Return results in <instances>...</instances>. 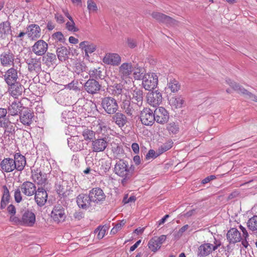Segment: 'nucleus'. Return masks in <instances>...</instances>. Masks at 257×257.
I'll list each match as a JSON object with an SVG mask.
<instances>
[{
	"label": "nucleus",
	"instance_id": "nucleus-9",
	"mask_svg": "<svg viewBox=\"0 0 257 257\" xmlns=\"http://www.w3.org/2000/svg\"><path fill=\"white\" fill-rule=\"evenodd\" d=\"M51 216L57 223L64 222L66 218L65 208L60 204L55 205L51 212Z\"/></svg>",
	"mask_w": 257,
	"mask_h": 257
},
{
	"label": "nucleus",
	"instance_id": "nucleus-23",
	"mask_svg": "<svg viewBox=\"0 0 257 257\" xmlns=\"http://www.w3.org/2000/svg\"><path fill=\"white\" fill-rule=\"evenodd\" d=\"M111 121L119 128L123 127L126 124L128 119L125 114L121 112H116L112 116Z\"/></svg>",
	"mask_w": 257,
	"mask_h": 257
},
{
	"label": "nucleus",
	"instance_id": "nucleus-21",
	"mask_svg": "<svg viewBox=\"0 0 257 257\" xmlns=\"http://www.w3.org/2000/svg\"><path fill=\"white\" fill-rule=\"evenodd\" d=\"M26 33L30 40H35L41 36V29L36 24H31L27 27Z\"/></svg>",
	"mask_w": 257,
	"mask_h": 257
},
{
	"label": "nucleus",
	"instance_id": "nucleus-25",
	"mask_svg": "<svg viewBox=\"0 0 257 257\" xmlns=\"http://www.w3.org/2000/svg\"><path fill=\"white\" fill-rule=\"evenodd\" d=\"M108 145L107 139L100 138L95 140L92 143V150L94 152H100L105 150Z\"/></svg>",
	"mask_w": 257,
	"mask_h": 257
},
{
	"label": "nucleus",
	"instance_id": "nucleus-5",
	"mask_svg": "<svg viewBox=\"0 0 257 257\" xmlns=\"http://www.w3.org/2000/svg\"><path fill=\"white\" fill-rule=\"evenodd\" d=\"M31 174L32 179L37 184L45 186L48 184V174L44 172L41 168L33 167Z\"/></svg>",
	"mask_w": 257,
	"mask_h": 257
},
{
	"label": "nucleus",
	"instance_id": "nucleus-27",
	"mask_svg": "<svg viewBox=\"0 0 257 257\" xmlns=\"http://www.w3.org/2000/svg\"><path fill=\"white\" fill-rule=\"evenodd\" d=\"M133 71L131 63H123L119 67V75L122 79L129 78Z\"/></svg>",
	"mask_w": 257,
	"mask_h": 257
},
{
	"label": "nucleus",
	"instance_id": "nucleus-40",
	"mask_svg": "<svg viewBox=\"0 0 257 257\" xmlns=\"http://www.w3.org/2000/svg\"><path fill=\"white\" fill-rule=\"evenodd\" d=\"M95 131L98 133H102L106 130V123L104 120L98 118L93 122Z\"/></svg>",
	"mask_w": 257,
	"mask_h": 257
},
{
	"label": "nucleus",
	"instance_id": "nucleus-43",
	"mask_svg": "<svg viewBox=\"0 0 257 257\" xmlns=\"http://www.w3.org/2000/svg\"><path fill=\"white\" fill-rule=\"evenodd\" d=\"M181 87L179 82L175 79H170L167 84V89L171 90L172 92H177Z\"/></svg>",
	"mask_w": 257,
	"mask_h": 257
},
{
	"label": "nucleus",
	"instance_id": "nucleus-6",
	"mask_svg": "<svg viewBox=\"0 0 257 257\" xmlns=\"http://www.w3.org/2000/svg\"><path fill=\"white\" fill-rule=\"evenodd\" d=\"M20 69L18 70L17 66L9 68L3 75L2 78L7 85L17 82L20 80Z\"/></svg>",
	"mask_w": 257,
	"mask_h": 257
},
{
	"label": "nucleus",
	"instance_id": "nucleus-53",
	"mask_svg": "<svg viewBox=\"0 0 257 257\" xmlns=\"http://www.w3.org/2000/svg\"><path fill=\"white\" fill-rule=\"evenodd\" d=\"M173 104L176 106V107L180 108L182 107L184 103V99L181 96H177L172 99Z\"/></svg>",
	"mask_w": 257,
	"mask_h": 257
},
{
	"label": "nucleus",
	"instance_id": "nucleus-12",
	"mask_svg": "<svg viewBox=\"0 0 257 257\" xmlns=\"http://www.w3.org/2000/svg\"><path fill=\"white\" fill-rule=\"evenodd\" d=\"M152 17L159 23H164L168 26H175L177 25V21L171 17L163 13L154 12L151 15Z\"/></svg>",
	"mask_w": 257,
	"mask_h": 257
},
{
	"label": "nucleus",
	"instance_id": "nucleus-18",
	"mask_svg": "<svg viewBox=\"0 0 257 257\" xmlns=\"http://www.w3.org/2000/svg\"><path fill=\"white\" fill-rule=\"evenodd\" d=\"M7 85L8 92L13 97L17 98L22 94L24 87L20 83L19 81Z\"/></svg>",
	"mask_w": 257,
	"mask_h": 257
},
{
	"label": "nucleus",
	"instance_id": "nucleus-33",
	"mask_svg": "<svg viewBox=\"0 0 257 257\" xmlns=\"http://www.w3.org/2000/svg\"><path fill=\"white\" fill-rule=\"evenodd\" d=\"M132 102L138 106L141 107L143 103V90L136 88L132 92Z\"/></svg>",
	"mask_w": 257,
	"mask_h": 257
},
{
	"label": "nucleus",
	"instance_id": "nucleus-29",
	"mask_svg": "<svg viewBox=\"0 0 257 257\" xmlns=\"http://www.w3.org/2000/svg\"><path fill=\"white\" fill-rule=\"evenodd\" d=\"M33 113L28 108L21 113L20 115V121L24 125H30L33 122Z\"/></svg>",
	"mask_w": 257,
	"mask_h": 257
},
{
	"label": "nucleus",
	"instance_id": "nucleus-34",
	"mask_svg": "<svg viewBox=\"0 0 257 257\" xmlns=\"http://www.w3.org/2000/svg\"><path fill=\"white\" fill-rule=\"evenodd\" d=\"M13 161H15L16 164L15 170L18 171H22L26 164V158L20 153H16L14 155Z\"/></svg>",
	"mask_w": 257,
	"mask_h": 257
},
{
	"label": "nucleus",
	"instance_id": "nucleus-30",
	"mask_svg": "<svg viewBox=\"0 0 257 257\" xmlns=\"http://www.w3.org/2000/svg\"><path fill=\"white\" fill-rule=\"evenodd\" d=\"M103 62L108 65L117 66L121 62V58L117 54L108 53L104 57Z\"/></svg>",
	"mask_w": 257,
	"mask_h": 257
},
{
	"label": "nucleus",
	"instance_id": "nucleus-1",
	"mask_svg": "<svg viewBox=\"0 0 257 257\" xmlns=\"http://www.w3.org/2000/svg\"><path fill=\"white\" fill-rule=\"evenodd\" d=\"M132 167H130L128 162L124 160L117 161L114 165V172L121 178L120 183L123 186L126 185L133 176L134 169Z\"/></svg>",
	"mask_w": 257,
	"mask_h": 257
},
{
	"label": "nucleus",
	"instance_id": "nucleus-48",
	"mask_svg": "<svg viewBox=\"0 0 257 257\" xmlns=\"http://www.w3.org/2000/svg\"><path fill=\"white\" fill-rule=\"evenodd\" d=\"M86 67L83 62H77L75 64L74 70L76 74L79 75L86 71Z\"/></svg>",
	"mask_w": 257,
	"mask_h": 257
},
{
	"label": "nucleus",
	"instance_id": "nucleus-39",
	"mask_svg": "<svg viewBox=\"0 0 257 257\" xmlns=\"http://www.w3.org/2000/svg\"><path fill=\"white\" fill-rule=\"evenodd\" d=\"M56 52L58 58L61 61H64L67 60L70 53L69 51L64 46L58 48Z\"/></svg>",
	"mask_w": 257,
	"mask_h": 257
},
{
	"label": "nucleus",
	"instance_id": "nucleus-13",
	"mask_svg": "<svg viewBox=\"0 0 257 257\" xmlns=\"http://www.w3.org/2000/svg\"><path fill=\"white\" fill-rule=\"evenodd\" d=\"M141 120L146 125H151L155 120L154 112L150 108H144L141 111Z\"/></svg>",
	"mask_w": 257,
	"mask_h": 257
},
{
	"label": "nucleus",
	"instance_id": "nucleus-47",
	"mask_svg": "<svg viewBox=\"0 0 257 257\" xmlns=\"http://www.w3.org/2000/svg\"><path fill=\"white\" fill-rule=\"evenodd\" d=\"M101 71L100 70V68L98 67V68H93L90 69L89 71V75L90 78L92 79H98L101 78Z\"/></svg>",
	"mask_w": 257,
	"mask_h": 257
},
{
	"label": "nucleus",
	"instance_id": "nucleus-4",
	"mask_svg": "<svg viewBox=\"0 0 257 257\" xmlns=\"http://www.w3.org/2000/svg\"><path fill=\"white\" fill-rule=\"evenodd\" d=\"M101 106L108 114H113L118 109L116 100L111 96H105L101 98Z\"/></svg>",
	"mask_w": 257,
	"mask_h": 257
},
{
	"label": "nucleus",
	"instance_id": "nucleus-8",
	"mask_svg": "<svg viewBox=\"0 0 257 257\" xmlns=\"http://www.w3.org/2000/svg\"><path fill=\"white\" fill-rule=\"evenodd\" d=\"M9 116H5L0 119V127L4 129L3 137L6 139L13 135L15 133V128L13 123L10 120Z\"/></svg>",
	"mask_w": 257,
	"mask_h": 257
},
{
	"label": "nucleus",
	"instance_id": "nucleus-14",
	"mask_svg": "<svg viewBox=\"0 0 257 257\" xmlns=\"http://www.w3.org/2000/svg\"><path fill=\"white\" fill-rule=\"evenodd\" d=\"M48 48V44L44 40H39L32 47V50L37 56H42L46 53Z\"/></svg>",
	"mask_w": 257,
	"mask_h": 257
},
{
	"label": "nucleus",
	"instance_id": "nucleus-55",
	"mask_svg": "<svg viewBox=\"0 0 257 257\" xmlns=\"http://www.w3.org/2000/svg\"><path fill=\"white\" fill-rule=\"evenodd\" d=\"M125 221L124 220H121L118 223H117L111 230L110 233L111 234H115L117 232L120 230L122 227L124 225Z\"/></svg>",
	"mask_w": 257,
	"mask_h": 257
},
{
	"label": "nucleus",
	"instance_id": "nucleus-46",
	"mask_svg": "<svg viewBox=\"0 0 257 257\" xmlns=\"http://www.w3.org/2000/svg\"><path fill=\"white\" fill-rule=\"evenodd\" d=\"M133 69V75L136 80H140L143 78L142 75L144 72V69L143 67L139 66L138 64H136L134 65Z\"/></svg>",
	"mask_w": 257,
	"mask_h": 257
},
{
	"label": "nucleus",
	"instance_id": "nucleus-59",
	"mask_svg": "<svg viewBox=\"0 0 257 257\" xmlns=\"http://www.w3.org/2000/svg\"><path fill=\"white\" fill-rule=\"evenodd\" d=\"M52 37L54 39L61 43H64L65 42L64 37L61 32L55 33L54 34H53Z\"/></svg>",
	"mask_w": 257,
	"mask_h": 257
},
{
	"label": "nucleus",
	"instance_id": "nucleus-17",
	"mask_svg": "<svg viewBox=\"0 0 257 257\" xmlns=\"http://www.w3.org/2000/svg\"><path fill=\"white\" fill-rule=\"evenodd\" d=\"M147 98L148 103L154 107L158 106L163 99L161 93L158 91L148 92Z\"/></svg>",
	"mask_w": 257,
	"mask_h": 257
},
{
	"label": "nucleus",
	"instance_id": "nucleus-7",
	"mask_svg": "<svg viewBox=\"0 0 257 257\" xmlns=\"http://www.w3.org/2000/svg\"><path fill=\"white\" fill-rule=\"evenodd\" d=\"M158 78L155 73L145 74L142 78V85L146 89L149 91L154 89L158 84Z\"/></svg>",
	"mask_w": 257,
	"mask_h": 257
},
{
	"label": "nucleus",
	"instance_id": "nucleus-64",
	"mask_svg": "<svg viewBox=\"0 0 257 257\" xmlns=\"http://www.w3.org/2000/svg\"><path fill=\"white\" fill-rule=\"evenodd\" d=\"M189 228V225L188 224H186L182 226L177 232V233L175 234V236L178 238L180 237L183 233L185 232L188 228Z\"/></svg>",
	"mask_w": 257,
	"mask_h": 257
},
{
	"label": "nucleus",
	"instance_id": "nucleus-2",
	"mask_svg": "<svg viewBox=\"0 0 257 257\" xmlns=\"http://www.w3.org/2000/svg\"><path fill=\"white\" fill-rule=\"evenodd\" d=\"M37 190L36 185L30 182L25 181L15 190L14 198L16 202L20 203L22 200L21 192L27 196H32Z\"/></svg>",
	"mask_w": 257,
	"mask_h": 257
},
{
	"label": "nucleus",
	"instance_id": "nucleus-24",
	"mask_svg": "<svg viewBox=\"0 0 257 257\" xmlns=\"http://www.w3.org/2000/svg\"><path fill=\"white\" fill-rule=\"evenodd\" d=\"M26 63L28 65V69L31 72L39 73L41 70V63L40 58H30L27 60Z\"/></svg>",
	"mask_w": 257,
	"mask_h": 257
},
{
	"label": "nucleus",
	"instance_id": "nucleus-58",
	"mask_svg": "<svg viewBox=\"0 0 257 257\" xmlns=\"http://www.w3.org/2000/svg\"><path fill=\"white\" fill-rule=\"evenodd\" d=\"M10 220L14 224L20 225L23 226V223L22 222V218H19L17 216L12 215L11 216Z\"/></svg>",
	"mask_w": 257,
	"mask_h": 257
},
{
	"label": "nucleus",
	"instance_id": "nucleus-31",
	"mask_svg": "<svg viewBox=\"0 0 257 257\" xmlns=\"http://www.w3.org/2000/svg\"><path fill=\"white\" fill-rule=\"evenodd\" d=\"M26 108L23 106L22 103L20 101H14L8 107V112L10 115L15 116L18 115L21 112Z\"/></svg>",
	"mask_w": 257,
	"mask_h": 257
},
{
	"label": "nucleus",
	"instance_id": "nucleus-62",
	"mask_svg": "<svg viewBox=\"0 0 257 257\" xmlns=\"http://www.w3.org/2000/svg\"><path fill=\"white\" fill-rule=\"evenodd\" d=\"M72 112L70 111H64L62 113V117L64 119L62 120L65 121L66 123L69 122V121L67 120L68 119L71 118L72 116Z\"/></svg>",
	"mask_w": 257,
	"mask_h": 257
},
{
	"label": "nucleus",
	"instance_id": "nucleus-26",
	"mask_svg": "<svg viewBox=\"0 0 257 257\" xmlns=\"http://www.w3.org/2000/svg\"><path fill=\"white\" fill-rule=\"evenodd\" d=\"M15 161H13L12 158H5L0 163L1 169L3 172H12L15 170Z\"/></svg>",
	"mask_w": 257,
	"mask_h": 257
},
{
	"label": "nucleus",
	"instance_id": "nucleus-60",
	"mask_svg": "<svg viewBox=\"0 0 257 257\" xmlns=\"http://www.w3.org/2000/svg\"><path fill=\"white\" fill-rule=\"evenodd\" d=\"M160 154L157 152V154H156V152L153 150H150L148 153L146 155V159L147 160H149L152 158H156Z\"/></svg>",
	"mask_w": 257,
	"mask_h": 257
},
{
	"label": "nucleus",
	"instance_id": "nucleus-36",
	"mask_svg": "<svg viewBox=\"0 0 257 257\" xmlns=\"http://www.w3.org/2000/svg\"><path fill=\"white\" fill-rule=\"evenodd\" d=\"M211 243H204L200 245L197 248V255L198 257H205L210 254L211 250Z\"/></svg>",
	"mask_w": 257,
	"mask_h": 257
},
{
	"label": "nucleus",
	"instance_id": "nucleus-56",
	"mask_svg": "<svg viewBox=\"0 0 257 257\" xmlns=\"http://www.w3.org/2000/svg\"><path fill=\"white\" fill-rule=\"evenodd\" d=\"M66 28L68 31L73 32H76L79 31V29L76 27L74 21L67 22L66 23Z\"/></svg>",
	"mask_w": 257,
	"mask_h": 257
},
{
	"label": "nucleus",
	"instance_id": "nucleus-35",
	"mask_svg": "<svg viewBox=\"0 0 257 257\" xmlns=\"http://www.w3.org/2000/svg\"><path fill=\"white\" fill-rule=\"evenodd\" d=\"M136 104L132 102L131 103L130 100H125L122 102V108L127 115L132 116L136 113Z\"/></svg>",
	"mask_w": 257,
	"mask_h": 257
},
{
	"label": "nucleus",
	"instance_id": "nucleus-22",
	"mask_svg": "<svg viewBox=\"0 0 257 257\" xmlns=\"http://www.w3.org/2000/svg\"><path fill=\"white\" fill-rule=\"evenodd\" d=\"M22 222L23 226L32 227L36 222V215L34 212L30 210H26L23 214Z\"/></svg>",
	"mask_w": 257,
	"mask_h": 257
},
{
	"label": "nucleus",
	"instance_id": "nucleus-51",
	"mask_svg": "<svg viewBox=\"0 0 257 257\" xmlns=\"http://www.w3.org/2000/svg\"><path fill=\"white\" fill-rule=\"evenodd\" d=\"M149 248L153 251L155 252L160 248L159 243L156 240V237L152 238L148 243Z\"/></svg>",
	"mask_w": 257,
	"mask_h": 257
},
{
	"label": "nucleus",
	"instance_id": "nucleus-16",
	"mask_svg": "<svg viewBox=\"0 0 257 257\" xmlns=\"http://www.w3.org/2000/svg\"><path fill=\"white\" fill-rule=\"evenodd\" d=\"M34 195L35 200L37 204L40 207L44 206L48 199V194L46 191L42 187H39Z\"/></svg>",
	"mask_w": 257,
	"mask_h": 257
},
{
	"label": "nucleus",
	"instance_id": "nucleus-32",
	"mask_svg": "<svg viewBox=\"0 0 257 257\" xmlns=\"http://www.w3.org/2000/svg\"><path fill=\"white\" fill-rule=\"evenodd\" d=\"M79 48L85 52V56L89 57V54L94 52L96 49V46L89 41H84L79 44Z\"/></svg>",
	"mask_w": 257,
	"mask_h": 257
},
{
	"label": "nucleus",
	"instance_id": "nucleus-19",
	"mask_svg": "<svg viewBox=\"0 0 257 257\" xmlns=\"http://www.w3.org/2000/svg\"><path fill=\"white\" fill-rule=\"evenodd\" d=\"M101 85L96 80L93 79H89L84 84V89L90 94H94L100 90Z\"/></svg>",
	"mask_w": 257,
	"mask_h": 257
},
{
	"label": "nucleus",
	"instance_id": "nucleus-20",
	"mask_svg": "<svg viewBox=\"0 0 257 257\" xmlns=\"http://www.w3.org/2000/svg\"><path fill=\"white\" fill-rule=\"evenodd\" d=\"M226 81L228 84H229L234 90L236 91L237 92L241 93L243 94H246L248 95L249 98H250L252 100L257 102V96L255 95L248 92L243 87L230 79H227L226 80Z\"/></svg>",
	"mask_w": 257,
	"mask_h": 257
},
{
	"label": "nucleus",
	"instance_id": "nucleus-10",
	"mask_svg": "<svg viewBox=\"0 0 257 257\" xmlns=\"http://www.w3.org/2000/svg\"><path fill=\"white\" fill-rule=\"evenodd\" d=\"M76 203L79 208L87 210L94 206L89 194H80L76 198Z\"/></svg>",
	"mask_w": 257,
	"mask_h": 257
},
{
	"label": "nucleus",
	"instance_id": "nucleus-57",
	"mask_svg": "<svg viewBox=\"0 0 257 257\" xmlns=\"http://www.w3.org/2000/svg\"><path fill=\"white\" fill-rule=\"evenodd\" d=\"M105 232V229L103 227L99 226L95 230V233H97V236L98 239H102L104 237Z\"/></svg>",
	"mask_w": 257,
	"mask_h": 257
},
{
	"label": "nucleus",
	"instance_id": "nucleus-38",
	"mask_svg": "<svg viewBox=\"0 0 257 257\" xmlns=\"http://www.w3.org/2000/svg\"><path fill=\"white\" fill-rule=\"evenodd\" d=\"M42 60L44 64L49 67L55 65L57 61L56 55L52 53H47L46 55L43 57Z\"/></svg>",
	"mask_w": 257,
	"mask_h": 257
},
{
	"label": "nucleus",
	"instance_id": "nucleus-54",
	"mask_svg": "<svg viewBox=\"0 0 257 257\" xmlns=\"http://www.w3.org/2000/svg\"><path fill=\"white\" fill-rule=\"evenodd\" d=\"M87 9L89 13L96 12L97 11V7L96 3L92 0H88L87 2Z\"/></svg>",
	"mask_w": 257,
	"mask_h": 257
},
{
	"label": "nucleus",
	"instance_id": "nucleus-49",
	"mask_svg": "<svg viewBox=\"0 0 257 257\" xmlns=\"http://www.w3.org/2000/svg\"><path fill=\"white\" fill-rule=\"evenodd\" d=\"M167 129L170 134H176L179 131V125L174 122L168 124Z\"/></svg>",
	"mask_w": 257,
	"mask_h": 257
},
{
	"label": "nucleus",
	"instance_id": "nucleus-15",
	"mask_svg": "<svg viewBox=\"0 0 257 257\" xmlns=\"http://www.w3.org/2000/svg\"><path fill=\"white\" fill-rule=\"evenodd\" d=\"M155 121L160 124H164L169 119V116L168 111L163 107L157 108L154 110Z\"/></svg>",
	"mask_w": 257,
	"mask_h": 257
},
{
	"label": "nucleus",
	"instance_id": "nucleus-63",
	"mask_svg": "<svg viewBox=\"0 0 257 257\" xmlns=\"http://www.w3.org/2000/svg\"><path fill=\"white\" fill-rule=\"evenodd\" d=\"M112 151L113 153L116 156H118V155L122 154L123 152L122 148L118 145L112 147Z\"/></svg>",
	"mask_w": 257,
	"mask_h": 257
},
{
	"label": "nucleus",
	"instance_id": "nucleus-3",
	"mask_svg": "<svg viewBox=\"0 0 257 257\" xmlns=\"http://www.w3.org/2000/svg\"><path fill=\"white\" fill-rule=\"evenodd\" d=\"M15 63L19 64V66H21L20 59L12 50L6 49L0 53L1 66L4 67H14Z\"/></svg>",
	"mask_w": 257,
	"mask_h": 257
},
{
	"label": "nucleus",
	"instance_id": "nucleus-45",
	"mask_svg": "<svg viewBox=\"0 0 257 257\" xmlns=\"http://www.w3.org/2000/svg\"><path fill=\"white\" fill-rule=\"evenodd\" d=\"M247 226L250 230L255 232L257 231V216L254 215L247 222Z\"/></svg>",
	"mask_w": 257,
	"mask_h": 257
},
{
	"label": "nucleus",
	"instance_id": "nucleus-50",
	"mask_svg": "<svg viewBox=\"0 0 257 257\" xmlns=\"http://www.w3.org/2000/svg\"><path fill=\"white\" fill-rule=\"evenodd\" d=\"M67 141L68 146L69 147L70 149L74 152L80 151L83 148V147H81L80 145H79V146L78 147L77 145H75V141L74 138H70L69 139H68Z\"/></svg>",
	"mask_w": 257,
	"mask_h": 257
},
{
	"label": "nucleus",
	"instance_id": "nucleus-28",
	"mask_svg": "<svg viewBox=\"0 0 257 257\" xmlns=\"http://www.w3.org/2000/svg\"><path fill=\"white\" fill-rule=\"evenodd\" d=\"M226 238L230 244H235L241 239L240 233L235 228H231L227 231Z\"/></svg>",
	"mask_w": 257,
	"mask_h": 257
},
{
	"label": "nucleus",
	"instance_id": "nucleus-11",
	"mask_svg": "<svg viewBox=\"0 0 257 257\" xmlns=\"http://www.w3.org/2000/svg\"><path fill=\"white\" fill-rule=\"evenodd\" d=\"M89 195L94 206L96 204H100L105 199L103 191L99 187L93 188L89 191Z\"/></svg>",
	"mask_w": 257,
	"mask_h": 257
},
{
	"label": "nucleus",
	"instance_id": "nucleus-52",
	"mask_svg": "<svg viewBox=\"0 0 257 257\" xmlns=\"http://www.w3.org/2000/svg\"><path fill=\"white\" fill-rule=\"evenodd\" d=\"M82 135L85 140H92L94 138L95 133L89 129L85 128L82 132Z\"/></svg>",
	"mask_w": 257,
	"mask_h": 257
},
{
	"label": "nucleus",
	"instance_id": "nucleus-37",
	"mask_svg": "<svg viewBox=\"0 0 257 257\" xmlns=\"http://www.w3.org/2000/svg\"><path fill=\"white\" fill-rule=\"evenodd\" d=\"M11 33V27L9 22L6 21L0 24L1 39H5Z\"/></svg>",
	"mask_w": 257,
	"mask_h": 257
},
{
	"label": "nucleus",
	"instance_id": "nucleus-61",
	"mask_svg": "<svg viewBox=\"0 0 257 257\" xmlns=\"http://www.w3.org/2000/svg\"><path fill=\"white\" fill-rule=\"evenodd\" d=\"M55 189L57 193L60 195H64L65 193L64 187L60 183H56L55 184Z\"/></svg>",
	"mask_w": 257,
	"mask_h": 257
},
{
	"label": "nucleus",
	"instance_id": "nucleus-41",
	"mask_svg": "<svg viewBox=\"0 0 257 257\" xmlns=\"http://www.w3.org/2000/svg\"><path fill=\"white\" fill-rule=\"evenodd\" d=\"M3 195L2 198V200L1 202V209H4L6 207L7 204L9 203L10 195L8 188L6 186H3Z\"/></svg>",
	"mask_w": 257,
	"mask_h": 257
},
{
	"label": "nucleus",
	"instance_id": "nucleus-42",
	"mask_svg": "<svg viewBox=\"0 0 257 257\" xmlns=\"http://www.w3.org/2000/svg\"><path fill=\"white\" fill-rule=\"evenodd\" d=\"M108 93L114 96H118L121 95L122 91V86L120 84H116L113 86H110L107 88Z\"/></svg>",
	"mask_w": 257,
	"mask_h": 257
},
{
	"label": "nucleus",
	"instance_id": "nucleus-44",
	"mask_svg": "<svg viewBox=\"0 0 257 257\" xmlns=\"http://www.w3.org/2000/svg\"><path fill=\"white\" fill-rule=\"evenodd\" d=\"M173 142L171 140H169L165 143L163 144L161 146L159 147L157 150V152L159 154L161 155L164 152L168 151L172 148L173 146Z\"/></svg>",
	"mask_w": 257,
	"mask_h": 257
}]
</instances>
